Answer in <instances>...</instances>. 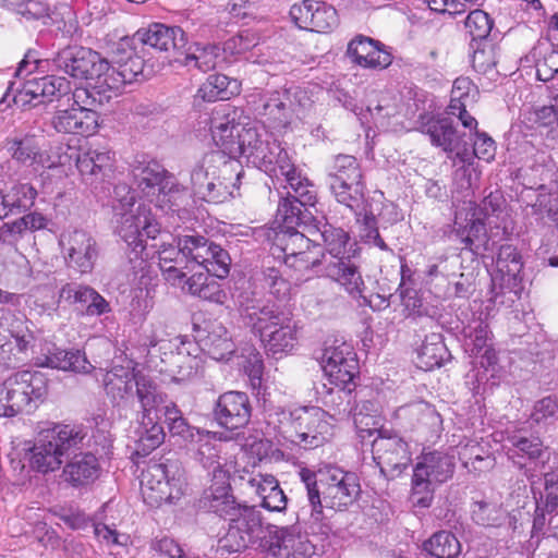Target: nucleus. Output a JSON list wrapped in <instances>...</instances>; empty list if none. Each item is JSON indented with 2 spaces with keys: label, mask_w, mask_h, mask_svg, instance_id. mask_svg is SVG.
<instances>
[{
  "label": "nucleus",
  "mask_w": 558,
  "mask_h": 558,
  "mask_svg": "<svg viewBox=\"0 0 558 558\" xmlns=\"http://www.w3.org/2000/svg\"><path fill=\"white\" fill-rule=\"evenodd\" d=\"M306 490L308 505L298 512V522L310 525L313 532L326 533L324 508L342 510L352 505L360 494L356 476L336 470L326 480H317L315 472L302 469L299 473Z\"/></svg>",
  "instance_id": "1"
},
{
  "label": "nucleus",
  "mask_w": 558,
  "mask_h": 558,
  "mask_svg": "<svg viewBox=\"0 0 558 558\" xmlns=\"http://www.w3.org/2000/svg\"><path fill=\"white\" fill-rule=\"evenodd\" d=\"M235 302L241 317L258 333L266 351L274 356L290 352L296 342V324L290 313L276 304L242 291Z\"/></svg>",
  "instance_id": "2"
},
{
  "label": "nucleus",
  "mask_w": 558,
  "mask_h": 558,
  "mask_svg": "<svg viewBox=\"0 0 558 558\" xmlns=\"http://www.w3.org/2000/svg\"><path fill=\"white\" fill-rule=\"evenodd\" d=\"M243 174L239 160L220 151H210L193 168L191 184L196 196L220 204L239 194Z\"/></svg>",
  "instance_id": "3"
},
{
  "label": "nucleus",
  "mask_w": 558,
  "mask_h": 558,
  "mask_svg": "<svg viewBox=\"0 0 558 558\" xmlns=\"http://www.w3.org/2000/svg\"><path fill=\"white\" fill-rule=\"evenodd\" d=\"M114 198L118 205H113V208L120 215L118 234L130 247L128 256L130 263L134 264L133 269H143L146 264L143 257L146 248L143 238L156 239L160 233V225L145 205L140 204L134 208L135 195L126 185L114 187Z\"/></svg>",
  "instance_id": "4"
},
{
  "label": "nucleus",
  "mask_w": 558,
  "mask_h": 558,
  "mask_svg": "<svg viewBox=\"0 0 558 558\" xmlns=\"http://www.w3.org/2000/svg\"><path fill=\"white\" fill-rule=\"evenodd\" d=\"M87 437V429L78 424L47 423L28 449L29 466L43 474L59 470L64 457L80 450Z\"/></svg>",
  "instance_id": "5"
},
{
  "label": "nucleus",
  "mask_w": 558,
  "mask_h": 558,
  "mask_svg": "<svg viewBox=\"0 0 558 558\" xmlns=\"http://www.w3.org/2000/svg\"><path fill=\"white\" fill-rule=\"evenodd\" d=\"M454 449L423 452L413 470L411 502L415 507L428 508L435 487L450 480L454 473Z\"/></svg>",
  "instance_id": "6"
},
{
  "label": "nucleus",
  "mask_w": 558,
  "mask_h": 558,
  "mask_svg": "<svg viewBox=\"0 0 558 558\" xmlns=\"http://www.w3.org/2000/svg\"><path fill=\"white\" fill-rule=\"evenodd\" d=\"M186 482L182 464L177 459L150 462L141 475V492L150 506L173 504L185 492Z\"/></svg>",
  "instance_id": "7"
},
{
  "label": "nucleus",
  "mask_w": 558,
  "mask_h": 558,
  "mask_svg": "<svg viewBox=\"0 0 558 558\" xmlns=\"http://www.w3.org/2000/svg\"><path fill=\"white\" fill-rule=\"evenodd\" d=\"M331 194L339 204L360 215L365 210L366 183L361 165L354 156L339 154L327 168Z\"/></svg>",
  "instance_id": "8"
},
{
  "label": "nucleus",
  "mask_w": 558,
  "mask_h": 558,
  "mask_svg": "<svg viewBox=\"0 0 558 558\" xmlns=\"http://www.w3.org/2000/svg\"><path fill=\"white\" fill-rule=\"evenodd\" d=\"M364 418L366 417L357 414L354 423L362 438L378 433L372 442V451L380 473L387 478L400 475L411 462L409 444L397 434L362 427Z\"/></svg>",
  "instance_id": "9"
},
{
  "label": "nucleus",
  "mask_w": 558,
  "mask_h": 558,
  "mask_svg": "<svg viewBox=\"0 0 558 558\" xmlns=\"http://www.w3.org/2000/svg\"><path fill=\"white\" fill-rule=\"evenodd\" d=\"M291 440L304 449L322 446L332 435L329 415L317 407H304L290 413Z\"/></svg>",
  "instance_id": "10"
},
{
  "label": "nucleus",
  "mask_w": 558,
  "mask_h": 558,
  "mask_svg": "<svg viewBox=\"0 0 558 558\" xmlns=\"http://www.w3.org/2000/svg\"><path fill=\"white\" fill-rule=\"evenodd\" d=\"M2 385L16 414L35 409L48 391V379L38 371L15 373L9 376Z\"/></svg>",
  "instance_id": "11"
},
{
  "label": "nucleus",
  "mask_w": 558,
  "mask_h": 558,
  "mask_svg": "<svg viewBox=\"0 0 558 558\" xmlns=\"http://www.w3.org/2000/svg\"><path fill=\"white\" fill-rule=\"evenodd\" d=\"M183 253L187 254L192 265L198 266L211 276L223 279L230 272L231 257L219 244L201 234L183 240Z\"/></svg>",
  "instance_id": "12"
},
{
  "label": "nucleus",
  "mask_w": 558,
  "mask_h": 558,
  "mask_svg": "<svg viewBox=\"0 0 558 558\" xmlns=\"http://www.w3.org/2000/svg\"><path fill=\"white\" fill-rule=\"evenodd\" d=\"M421 132L430 138V143L440 147L448 154L449 158L471 165L472 156L464 141V134H460L453 125V121L449 117H430L422 122Z\"/></svg>",
  "instance_id": "13"
},
{
  "label": "nucleus",
  "mask_w": 558,
  "mask_h": 558,
  "mask_svg": "<svg viewBox=\"0 0 558 558\" xmlns=\"http://www.w3.org/2000/svg\"><path fill=\"white\" fill-rule=\"evenodd\" d=\"M268 527L278 526L265 523L262 512L256 508L243 507L233 522L230 523L227 539L233 542L231 547L234 551H240L266 538L272 541L275 533Z\"/></svg>",
  "instance_id": "14"
},
{
  "label": "nucleus",
  "mask_w": 558,
  "mask_h": 558,
  "mask_svg": "<svg viewBox=\"0 0 558 558\" xmlns=\"http://www.w3.org/2000/svg\"><path fill=\"white\" fill-rule=\"evenodd\" d=\"M322 367L331 384L351 392L350 385L359 373V363L352 347L345 342L326 345L322 357Z\"/></svg>",
  "instance_id": "15"
},
{
  "label": "nucleus",
  "mask_w": 558,
  "mask_h": 558,
  "mask_svg": "<svg viewBox=\"0 0 558 558\" xmlns=\"http://www.w3.org/2000/svg\"><path fill=\"white\" fill-rule=\"evenodd\" d=\"M34 340L28 320L22 313L0 308V363L9 364L13 350L24 352Z\"/></svg>",
  "instance_id": "16"
},
{
  "label": "nucleus",
  "mask_w": 558,
  "mask_h": 558,
  "mask_svg": "<svg viewBox=\"0 0 558 558\" xmlns=\"http://www.w3.org/2000/svg\"><path fill=\"white\" fill-rule=\"evenodd\" d=\"M60 245L69 267L81 274H89L99 256L94 236L85 230H73L61 235Z\"/></svg>",
  "instance_id": "17"
},
{
  "label": "nucleus",
  "mask_w": 558,
  "mask_h": 558,
  "mask_svg": "<svg viewBox=\"0 0 558 558\" xmlns=\"http://www.w3.org/2000/svg\"><path fill=\"white\" fill-rule=\"evenodd\" d=\"M100 53L82 46H68L59 50L47 62L50 70L68 74L74 78L89 80L95 74Z\"/></svg>",
  "instance_id": "18"
},
{
  "label": "nucleus",
  "mask_w": 558,
  "mask_h": 558,
  "mask_svg": "<svg viewBox=\"0 0 558 558\" xmlns=\"http://www.w3.org/2000/svg\"><path fill=\"white\" fill-rule=\"evenodd\" d=\"M251 413L248 396L241 391H228L220 395L213 410L215 421L231 430L246 426Z\"/></svg>",
  "instance_id": "19"
},
{
  "label": "nucleus",
  "mask_w": 558,
  "mask_h": 558,
  "mask_svg": "<svg viewBox=\"0 0 558 558\" xmlns=\"http://www.w3.org/2000/svg\"><path fill=\"white\" fill-rule=\"evenodd\" d=\"M69 89V81L64 77L47 75L39 78L28 80L23 87L14 96V102L17 106H38L52 101L54 98L59 100L60 96H66Z\"/></svg>",
  "instance_id": "20"
},
{
  "label": "nucleus",
  "mask_w": 558,
  "mask_h": 558,
  "mask_svg": "<svg viewBox=\"0 0 558 558\" xmlns=\"http://www.w3.org/2000/svg\"><path fill=\"white\" fill-rule=\"evenodd\" d=\"M324 274L327 278L337 282L351 298L362 299L366 303L364 295L366 284L360 267L351 257L325 260Z\"/></svg>",
  "instance_id": "21"
},
{
  "label": "nucleus",
  "mask_w": 558,
  "mask_h": 558,
  "mask_svg": "<svg viewBox=\"0 0 558 558\" xmlns=\"http://www.w3.org/2000/svg\"><path fill=\"white\" fill-rule=\"evenodd\" d=\"M254 110L271 128H287L293 116L290 94L287 90H272L259 95Z\"/></svg>",
  "instance_id": "22"
},
{
  "label": "nucleus",
  "mask_w": 558,
  "mask_h": 558,
  "mask_svg": "<svg viewBox=\"0 0 558 558\" xmlns=\"http://www.w3.org/2000/svg\"><path fill=\"white\" fill-rule=\"evenodd\" d=\"M269 529L275 537L266 541V545L276 558H312L314 555L315 548L306 535L290 527Z\"/></svg>",
  "instance_id": "23"
},
{
  "label": "nucleus",
  "mask_w": 558,
  "mask_h": 558,
  "mask_svg": "<svg viewBox=\"0 0 558 558\" xmlns=\"http://www.w3.org/2000/svg\"><path fill=\"white\" fill-rule=\"evenodd\" d=\"M383 47L379 41L359 35L349 43L347 54L352 62L362 68L383 70L392 62L391 53Z\"/></svg>",
  "instance_id": "24"
},
{
  "label": "nucleus",
  "mask_w": 558,
  "mask_h": 558,
  "mask_svg": "<svg viewBox=\"0 0 558 558\" xmlns=\"http://www.w3.org/2000/svg\"><path fill=\"white\" fill-rule=\"evenodd\" d=\"M135 38L144 46H148L160 52L180 50L186 45V37L179 26H168L161 23H153L146 28L136 32Z\"/></svg>",
  "instance_id": "25"
},
{
  "label": "nucleus",
  "mask_w": 558,
  "mask_h": 558,
  "mask_svg": "<svg viewBox=\"0 0 558 558\" xmlns=\"http://www.w3.org/2000/svg\"><path fill=\"white\" fill-rule=\"evenodd\" d=\"M76 167L89 183L101 182L113 173L114 154L105 147H88L78 154Z\"/></svg>",
  "instance_id": "26"
},
{
  "label": "nucleus",
  "mask_w": 558,
  "mask_h": 558,
  "mask_svg": "<svg viewBox=\"0 0 558 558\" xmlns=\"http://www.w3.org/2000/svg\"><path fill=\"white\" fill-rule=\"evenodd\" d=\"M132 174L137 187L150 202H155L158 193L171 186L169 183L173 177L156 161H136L132 166Z\"/></svg>",
  "instance_id": "27"
},
{
  "label": "nucleus",
  "mask_w": 558,
  "mask_h": 558,
  "mask_svg": "<svg viewBox=\"0 0 558 558\" xmlns=\"http://www.w3.org/2000/svg\"><path fill=\"white\" fill-rule=\"evenodd\" d=\"M465 351L471 356H480L483 367L496 363V353L492 348V332L488 324L481 317L472 319L464 328Z\"/></svg>",
  "instance_id": "28"
},
{
  "label": "nucleus",
  "mask_w": 558,
  "mask_h": 558,
  "mask_svg": "<svg viewBox=\"0 0 558 558\" xmlns=\"http://www.w3.org/2000/svg\"><path fill=\"white\" fill-rule=\"evenodd\" d=\"M57 132L66 134L90 135L98 126V114L95 110L59 109L51 120Z\"/></svg>",
  "instance_id": "29"
},
{
  "label": "nucleus",
  "mask_w": 558,
  "mask_h": 558,
  "mask_svg": "<svg viewBox=\"0 0 558 558\" xmlns=\"http://www.w3.org/2000/svg\"><path fill=\"white\" fill-rule=\"evenodd\" d=\"M100 464L92 452L74 453L62 470V476L73 487H83L95 482L100 474Z\"/></svg>",
  "instance_id": "30"
},
{
  "label": "nucleus",
  "mask_w": 558,
  "mask_h": 558,
  "mask_svg": "<svg viewBox=\"0 0 558 558\" xmlns=\"http://www.w3.org/2000/svg\"><path fill=\"white\" fill-rule=\"evenodd\" d=\"M229 490L230 485L227 482V477L219 478L218 483L204 492L201 502L208 511L216 513L220 518L228 519L232 523L243 507L236 504Z\"/></svg>",
  "instance_id": "31"
},
{
  "label": "nucleus",
  "mask_w": 558,
  "mask_h": 558,
  "mask_svg": "<svg viewBox=\"0 0 558 558\" xmlns=\"http://www.w3.org/2000/svg\"><path fill=\"white\" fill-rule=\"evenodd\" d=\"M135 395L141 405V417L161 416L170 403L157 383L145 374L136 377Z\"/></svg>",
  "instance_id": "32"
},
{
  "label": "nucleus",
  "mask_w": 558,
  "mask_h": 558,
  "mask_svg": "<svg viewBox=\"0 0 558 558\" xmlns=\"http://www.w3.org/2000/svg\"><path fill=\"white\" fill-rule=\"evenodd\" d=\"M313 207L305 206L291 197H283L278 205L276 221L279 222L280 230H298L303 227L304 231L310 233L315 221Z\"/></svg>",
  "instance_id": "33"
},
{
  "label": "nucleus",
  "mask_w": 558,
  "mask_h": 558,
  "mask_svg": "<svg viewBox=\"0 0 558 558\" xmlns=\"http://www.w3.org/2000/svg\"><path fill=\"white\" fill-rule=\"evenodd\" d=\"M137 375L142 373H135L130 366L114 365L102 379L107 396L117 403L131 396Z\"/></svg>",
  "instance_id": "34"
},
{
  "label": "nucleus",
  "mask_w": 558,
  "mask_h": 558,
  "mask_svg": "<svg viewBox=\"0 0 558 558\" xmlns=\"http://www.w3.org/2000/svg\"><path fill=\"white\" fill-rule=\"evenodd\" d=\"M195 450V459L206 469H211L215 478H226L227 471L222 469L223 460L218 444L208 432L202 430L191 442Z\"/></svg>",
  "instance_id": "35"
},
{
  "label": "nucleus",
  "mask_w": 558,
  "mask_h": 558,
  "mask_svg": "<svg viewBox=\"0 0 558 558\" xmlns=\"http://www.w3.org/2000/svg\"><path fill=\"white\" fill-rule=\"evenodd\" d=\"M243 125L234 122V119L214 118L210 124L211 136L215 144L220 148L218 151L225 154L228 158L236 159L239 154L238 135L242 132Z\"/></svg>",
  "instance_id": "36"
},
{
  "label": "nucleus",
  "mask_w": 558,
  "mask_h": 558,
  "mask_svg": "<svg viewBox=\"0 0 558 558\" xmlns=\"http://www.w3.org/2000/svg\"><path fill=\"white\" fill-rule=\"evenodd\" d=\"M509 458L519 466H523L522 460L545 462L549 459L547 448L538 437H526L519 434L509 437Z\"/></svg>",
  "instance_id": "37"
},
{
  "label": "nucleus",
  "mask_w": 558,
  "mask_h": 558,
  "mask_svg": "<svg viewBox=\"0 0 558 558\" xmlns=\"http://www.w3.org/2000/svg\"><path fill=\"white\" fill-rule=\"evenodd\" d=\"M36 196L37 191L29 183H17L0 193V219L31 209Z\"/></svg>",
  "instance_id": "38"
},
{
  "label": "nucleus",
  "mask_w": 558,
  "mask_h": 558,
  "mask_svg": "<svg viewBox=\"0 0 558 558\" xmlns=\"http://www.w3.org/2000/svg\"><path fill=\"white\" fill-rule=\"evenodd\" d=\"M310 234L312 236L318 235L323 240L329 259L351 257L353 244L350 243L349 234L341 228H336L328 223H324L322 228L313 225Z\"/></svg>",
  "instance_id": "39"
},
{
  "label": "nucleus",
  "mask_w": 558,
  "mask_h": 558,
  "mask_svg": "<svg viewBox=\"0 0 558 558\" xmlns=\"http://www.w3.org/2000/svg\"><path fill=\"white\" fill-rule=\"evenodd\" d=\"M95 70V74H92L89 80L93 81V89L99 95L106 93L118 95L128 84L118 65H111L101 56Z\"/></svg>",
  "instance_id": "40"
},
{
  "label": "nucleus",
  "mask_w": 558,
  "mask_h": 558,
  "mask_svg": "<svg viewBox=\"0 0 558 558\" xmlns=\"http://www.w3.org/2000/svg\"><path fill=\"white\" fill-rule=\"evenodd\" d=\"M449 359L450 352L442 341V336L437 332L426 336L417 351V364L425 371L440 367Z\"/></svg>",
  "instance_id": "41"
},
{
  "label": "nucleus",
  "mask_w": 558,
  "mask_h": 558,
  "mask_svg": "<svg viewBox=\"0 0 558 558\" xmlns=\"http://www.w3.org/2000/svg\"><path fill=\"white\" fill-rule=\"evenodd\" d=\"M114 64L118 65L120 73L128 84L138 81V77H145V61L138 56L128 41L118 45L114 51Z\"/></svg>",
  "instance_id": "42"
},
{
  "label": "nucleus",
  "mask_w": 558,
  "mask_h": 558,
  "mask_svg": "<svg viewBox=\"0 0 558 558\" xmlns=\"http://www.w3.org/2000/svg\"><path fill=\"white\" fill-rule=\"evenodd\" d=\"M160 418L161 416H150L149 420L140 416L136 429V452L138 454L147 456L163 442L166 435L159 423Z\"/></svg>",
  "instance_id": "43"
},
{
  "label": "nucleus",
  "mask_w": 558,
  "mask_h": 558,
  "mask_svg": "<svg viewBox=\"0 0 558 558\" xmlns=\"http://www.w3.org/2000/svg\"><path fill=\"white\" fill-rule=\"evenodd\" d=\"M256 493L262 499V506L269 511L281 512L287 508V496L272 475H259L252 480Z\"/></svg>",
  "instance_id": "44"
},
{
  "label": "nucleus",
  "mask_w": 558,
  "mask_h": 558,
  "mask_svg": "<svg viewBox=\"0 0 558 558\" xmlns=\"http://www.w3.org/2000/svg\"><path fill=\"white\" fill-rule=\"evenodd\" d=\"M43 365L61 371H72L77 373H88L93 368V365L87 361L85 354L80 350L65 351L56 349L46 355L45 363Z\"/></svg>",
  "instance_id": "45"
},
{
  "label": "nucleus",
  "mask_w": 558,
  "mask_h": 558,
  "mask_svg": "<svg viewBox=\"0 0 558 558\" xmlns=\"http://www.w3.org/2000/svg\"><path fill=\"white\" fill-rule=\"evenodd\" d=\"M523 267L521 255L515 246L504 244L499 247L496 258L497 272L501 276V280L511 284L519 277Z\"/></svg>",
  "instance_id": "46"
},
{
  "label": "nucleus",
  "mask_w": 558,
  "mask_h": 558,
  "mask_svg": "<svg viewBox=\"0 0 558 558\" xmlns=\"http://www.w3.org/2000/svg\"><path fill=\"white\" fill-rule=\"evenodd\" d=\"M316 239L307 238L299 230H279L275 236V246L283 253V257L298 256L304 251L312 250L316 245Z\"/></svg>",
  "instance_id": "47"
},
{
  "label": "nucleus",
  "mask_w": 558,
  "mask_h": 558,
  "mask_svg": "<svg viewBox=\"0 0 558 558\" xmlns=\"http://www.w3.org/2000/svg\"><path fill=\"white\" fill-rule=\"evenodd\" d=\"M423 549L436 558H457L461 553V545L454 534L439 531L423 543Z\"/></svg>",
  "instance_id": "48"
},
{
  "label": "nucleus",
  "mask_w": 558,
  "mask_h": 558,
  "mask_svg": "<svg viewBox=\"0 0 558 558\" xmlns=\"http://www.w3.org/2000/svg\"><path fill=\"white\" fill-rule=\"evenodd\" d=\"M170 187H166V192L158 193L155 204L167 213L178 214L185 213V207L189 204V192L180 186L174 177L171 178Z\"/></svg>",
  "instance_id": "49"
},
{
  "label": "nucleus",
  "mask_w": 558,
  "mask_h": 558,
  "mask_svg": "<svg viewBox=\"0 0 558 558\" xmlns=\"http://www.w3.org/2000/svg\"><path fill=\"white\" fill-rule=\"evenodd\" d=\"M405 413L416 420L418 427L437 434L441 429L442 420L434 407L427 402L420 401L403 409Z\"/></svg>",
  "instance_id": "50"
},
{
  "label": "nucleus",
  "mask_w": 558,
  "mask_h": 558,
  "mask_svg": "<svg viewBox=\"0 0 558 558\" xmlns=\"http://www.w3.org/2000/svg\"><path fill=\"white\" fill-rule=\"evenodd\" d=\"M270 136L266 131L254 125H243V130L239 133L236 140L240 146L238 156H243L252 162L256 150H259V147H263Z\"/></svg>",
  "instance_id": "51"
},
{
  "label": "nucleus",
  "mask_w": 558,
  "mask_h": 558,
  "mask_svg": "<svg viewBox=\"0 0 558 558\" xmlns=\"http://www.w3.org/2000/svg\"><path fill=\"white\" fill-rule=\"evenodd\" d=\"M162 414L165 416V423L168 426L169 433L172 436L181 437L184 441L191 444L202 432L187 424L186 420L182 416L181 411L173 402H170L167 405L166 411Z\"/></svg>",
  "instance_id": "52"
},
{
  "label": "nucleus",
  "mask_w": 558,
  "mask_h": 558,
  "mask_svg": "<svg viewBox=\"0 0 558 558\" xmlns=\"http://www.w3.org/2000/svg\"><path fill=\"white\" fill-rule=\"evenodd\" d=\"M286 181L291 190L288 192L287 197L296 199V202L305 206L315 207L317 193L315 186L306 178L302 177L300 172H296Z\"/></svg>",
  "instance_id": "53"
},
{
  "label": "nucleus",
  "mask_w": 558,
  "mask_h": 558,
  "mask_svg": "<svg viewBox=\"0 0 558 558\" xmlns=\"http://www.w3.org/2000/svg\"><path fill=\"white\" fill-rule=\"evenodd\" d=\"M283 260L289 268L303 274L322 265L325 266V260L328 259L319 245H313L312 250L304 251L301 254H298V256L283 257Z\"/></svg>",
  "instance_id": "54"
},
{
  "label": "nucleus",
  "mask_w": 558,
  "mask_h": 558,
  "mask_svg": "<svg viewBox=\"0 0 558 558\" xmlns=\"http://www.w3.org/2000/svg\"><path fill=\"white\" fill-rule=\"evenodd\" d=\"M7 146L12 158L23 165H32L39 156V146L33 136L9 140Z\"/></svg>",
  "instance_id": "55"
},
{
  "label": "nucleus",
  "mask_w": 558,
  "mask_h": 558,
  "mask_svg": "<svg viewBox=\"0 0 558 558\" xmlns=\"http://www.w3.org/2000/svg\"><path fill=\"white\" fill-rule=\"evenodd\" d=\"M263 286L268 292L279 301L286 300L290 294V282L283 278L280 269L275 266H264Z\"/></svg>",
  "instance_id": "56"
},
{
  "label": "nucleus",
  "mask_w": 558,
  "mask_h": 558,
  "mask_svg": "<svg viewBox=\"0 0 558 558\" xmlns=\"http://www.w3.org/2000/svg\"><path fill=\"white\" fill-rule=\"evenodd\" d=\"M219 58V48L215 45H197L192 53L186 54L185 65L194 66L202 72H207L216 68Z\"/></svg>",
  "instance_id": "57"
},
{
  "label": "nucleus",
  "mask_w": 558,
  "mask_h": 558,
  "mask_svg": "<svg viewBox=\"0 0 558 558\" xmlns=\"http://www.w3.org/2000/svg\"><path fill=\"white\" fill-rule=\"evenodd\" d=\"M310 29L317 33H327L338 24L337 11L333 7L324 2H316L311 15Z\"/></svg>",
  "instance_id": "58"
},
{
  "label": "nucleus",
  "mask_w": 558,
  "mask_h": 558,
  "mask_svg": "<svg viewBox=\"0 0 558 558\" xmlns=\"http://www.w3.org/2000/svg\"><path fill=\"white\" fill-rule=\"evenodd\" d=\"M230 83L229 77L225 74H211L199 87L198 95L206 101L228 99V87Z\"/></svg>",
  "instance_id": "59"
},
{
  "label": "nucleus",
  "mask_w": 558,
  "mask_h": 558,
  "mask_svg": "<svg viewBox=\"0 0 558 558\" xmlns=\"http://www.w3.org/2000/svg\"><path fill=\"white\" fill-rule=\"evenodd\" d=\"M187 238H193V234H183L178 236L177 245L170 243H162L157 253L159 258V267L175 265V264H186L190 265L191 260L187 257V254L183 253V240Z\"/></svg>",
  "instance_id": "60"
},
{
  "label": "nucleus",
  "mask_w": 558,
  "mask_h": 558,
  "mask_svg": "<svg viewBox=\"0 0 558 558\" xmlns=\"http://www.w3.org/2000/svg\"><path fill=\"white\" fill-rule=\"evenodd\" d=\"M464 27L472 40L485 39L493 27V21L483 10L471 11L464 20Z\"/></svg>",
  "instance_id": "61"
},
{
  "label": "nucleus",
  "mask_w": 558,
  "mask_h": 558,
  "mask_svg": "<svg viewBox=\"0 0 558 558\" xmlns=\"http://www.w3.org/2000/svg\"><path fill=\"white\" fill-rule=\"evenodd\" d=\"M220 332H211L205 342L209 355L217 361L223 360L234 352V344L228 337L225 328L219 327Z\"/></svg>",
  "instance_id": "62"
},
{
  "label": "nucleus",
  "mask_w": 558,
  "mask_h": 558,
  "mask_svg": "<svg viewBox=\"0 0 558 558\" xmlns=\"http://www.w3.org/2000/svg\"><path fill=\"white\" fill-rule=\"evenodd\" d=\"M259 148V150H256L255 158H253L252 163L259 169H263L265 172L274 171V162L277 155L281 154L283 148L281 143L270 136L265 145Z\"/></svg>",
  "instance_id": "63"
},
{
  "label": "nucleus",
  "mask_w": 558,
  "mask_h": 558,
  "mask_svg": "<svg viewBox=\"0 0 558 558\" xmlns=\"http://www.w3.org/2000/svg\"><path fill=\"white\" fill-rule=\"evenodd\" d=\"M461 243L464 248L478 254L481 250H485L487 243L485 225L480 220H473L469 226L466 235L461 236Z\"/></svg>",
  "instance_id": "64"
}]
</instances>
